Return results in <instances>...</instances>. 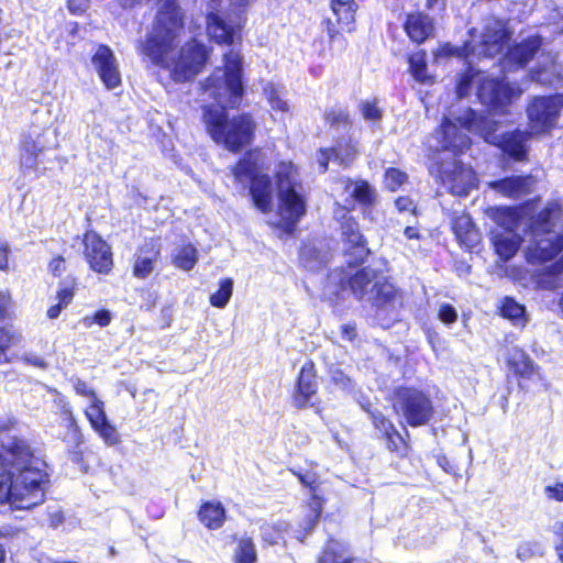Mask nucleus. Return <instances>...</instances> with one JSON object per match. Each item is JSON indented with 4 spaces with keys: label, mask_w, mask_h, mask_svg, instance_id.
Returning a JSON list of instances; mask_svg holds the SVG:
<instances>
[{
    "label": "nucleus",
    "mask_w": 563,
    "mask_h": 563,
    "mask_svg": "<svg viewBox=\"0 0 563 563\" xmlns=\"http://www.w3.org/2000/svg\"><path fill=\"white\" fill-rule=\"evenodd\" d=\"M497 122L477 117L470 108H450L439 130L429 139L430 150L443 154L451 162L437 161L431 172L449 187L452 194L465 196L477 184L474 170L459 165L454 157L470 146V137L463 131L477 133L486 142L499 146L516 161H523L527 154L528 133L516 131L510 134H496Z\"/></svg>",
    "instance_id": "obj_1"
},
{
    "label": "nucleus",
    "mask_w": 563,
    "mask_h": 563,
    "mask_svg": "<svg viewBox=\"0 0 563 563\" xmlns=\"http://www.w3.org/2000/svg\"><path fill=\"white\" fill-rule=\"evenodd\" d=\"M144 0H120L123 8H132ZM184 33V13L175 0L161 2L152 29L140 43V54L154 65L166 68L176 81L194 78L205 66L209 52L192 40L178 49Z\"/></svg>",
    "instance_id": "obj_2"
},
{
    "label": "nucleus",
    "mask_w": 563,
    "mask_h": 563,
    "mask_svg": "<svg viewBox=\"0 0 563 563\" xmlns=\"http://www.w3.org/2000/svg\"><path fill=\"white\" fill-rule=\"evenodd\" d=\"M224 68H218L205 84V93L217 104L203 108V122L212 140L236 152L250 144L256 128L250 114L227 119L225 108L236 107L243 95L242 57L231 49L223 57Z\"/></svg>",
    "instance_id": "obj_3"
},
{
    "label": "nucleus",
    "mask_w": 563,
    "mask_h": 563,
    "mask_svg": "<svg viewBox=\"0 0 563 563\" xmlns=\"http://www.w3.org/2000/svg\"><path fill=\"white\" fill-rule=\"evenodd\" d=\"M46 463L23 440H14L0 455V506L27 510L45 499Z\"/></svg>",
    "instance_id": "obj_4"
},
{
    "label": "nucleus",
    "mask_w": 563,
    "mask_h": 563,
    "mask_svg": "<svg viewBox=\"0 0 563 563\" xmlns=\"http://www.w3.org/2000/svg\"><path fill=\"white\" fill-rule=\"evenodd\" d=\"M269 167V158L265 152L254 150L232 168L234 183L243 190L249 188L254 206L263 213L273 210L274 188L269 177L263 174Z\"/></svg>",
    "instance_id": "obj_5"
},
{
    "label": "nucleus",
    "mask_w": 563,
    "mask_h": 563,
    "mask_svg": "<svg viewBox=\"0 0 563 563\" xmlns=\"http://www.w3.org/2000/svg\"><path fill=\"white\" fill-rule=\"evenodd\" d=\"M472 85L478 86L477 97L493 114L508 113V107L514 100L518 99L525 90L519 86H510L508 82L498 81L481 71H475L473 68H470L457 82V97L462 99L467 96Z\"/></svg>",
    "instance_id": "obj_6"
},
{
    "label": "nucleus",
    "mask_w": 563,
    "mask_h": 563,
    "mask_svg": "<svg viewBox=\"0 0 563 563\" xmlns=\"http://www.w3.org/2000/svg\"><path fill=\"white\" fill-rule=\"evenodd\" d=\"M508 41V30L504 21L496 18H487L483 21L479 30L471 31V40L462 47L456 48L450 44L442 45L435 53V57L441 56H464L468 63L473 58L495 56L499 54Z\"/></svg>",
    "instance_id": "obj_7"
},
{
    "label": "nucleus",
    "mask_w": 563,
    "mask_h": 563,
    "mask_svg": "<svg viewBox=\"0 0 563 563\" xmlns=\"http://www.w3.org/2000/svg\"><path fill=\"white\" fill-rule=\"evenodd\" d=\"M349 285L356 298L367 300L377 308L395 309L399 303L394 286L387 282H382L372 268L367 267L358 271L349 279Z\"/></svg>",
    "instance_id": "obj_8"
},
{
    "label": "nucleus",
    "mask_w": 563,
    "mask_h": 563,
    "mask_svg": "<svg viewBox=\"0 0 563 563\" xmlns=\"http://www.w3.org/2000/svg\"><path fill=\"white\" fill-rule=\"evenodd\" d=\"M394 409L411 427L427 424L433 415L430 398L421 390L400 387L394 395Z\"/></svg>",
    "instance_id": "obj_9"
},
{
    "label": "nucleus",
    "mask_w": 563,
    "mask_h": 563,
    "mask_svg": "<svg viewBox=\"0 0 563 563\" xmlns=\"http://www.w3.org/2000/svg\"><path fill=\"white\" fill-rule=\"evenodd\" d=\"M242 24L241 9L230 11L212 9L206 16L207 33L218 44H233L240 37Z\"/></svg>",
    "instance_id": "obj_10"
},
{
    "label": "nucleus",
    "mask_w": 563,
    "mask_h": 563,
    "mask_svg": "<svg viewBox=\"0 0 563 563\" xmlns=\"http://www.w3.org/2000/svg\"><path fill=\"white\" fill-rule=\"evenodd\" d=\"M563 96L534 98L527 107L530 134L549 132L556 125Z\"/></svg>",
    "instance_id": "obj_11"
},
{
    "label": "nucleus",
    "mask_w": 563,
    "mask_h": 563,
    "mask_svg": "<svg viewBox=\"0 0 563 563\" xmlns=\"http://www.w3.org/2000/svg\"><path fill=\"white\" fill-rule=\"evenodd\" d=\"M305 213L306 202L297 188L278 191V219L274 224L280 227L286 233H291Z\"/></svg>",
    "instance_id": "obj_12"
},
{
    "label": "nucleus",
    "mask_w": 563,
    "mask_h": 563,
    "mask_svg": "<svg viewBox=\"0 0 563 563\" xmlns=\"http://www.w3.org/2000/svg\"><path fill=\"white\" fill-rule=\"evenodd\" d=\"M85 256L92 271L100 274H108L112 266V252L106 241L93 231L87 232L84 236Z\"/></svg>",
    "instance_id": "obj_13"
},
{
    "label": "nucleus",
    "mask_w": 563,
    "mask_h": 563,
    "mask_svg": "<svg viewBox=\"0 0 563 563\" xmlns=\"http://www.w3.org/2000/svg\"><path fill=\"white\" fill-rule=\"evenodd\" d=\"M91 64L107 89L111 90L120 86L121 74L118 60L108 46L100 45L96 49Z\"/></svg>",
    "instance_id": "obj_14"
},
{
    "label": "nucleus",
    "mask_w": 563,
    "mask_h": 563,
    "mask_svg": "<svg viewBox=\"0 0 563 563\" xmlns=\"http://www.w3.org/2000/svg\"><path fill=\"white\" fill-rule=\"evenodd\" d=\"M347 213V210L340 206L334 211L335 218L341 221V231L344 241L350 245V249L353 250L356 261L362 262L367 256L368 250L365 246V241L358 230L357 223L354 219L349 217Z\"/></svg>",
    "instance_id": "obj_15"
},
{
    "label": "nucleus",
    "mask_w": 563,
    "mask_h": 563,
    "mask_svg": "<svg viewBox=\"0 0 563 563\" xmlns=\"http://www.w3.org/2000/svg\"><path fill=\"white\" fill-rule=\"evenodd\" d=\"M507 365L518 377L519 386H522L521 380L542 379L540 367L522 349L512 347L508 351Z\"/></svg>",
    "instance_id": "obj_16"
},
{
    "label": "nucleus",
    "mask_w": 563,
    "mask_h": 563,
    "mask_svg": "<svg viewBox=\"0 0 563 563\" xmlns=\"http://www.w3.org/2000/svg\"><path fill=\"white\" fill-rule=\"evenodd\" d=\"M488 186L503 197L519 199L533 190L536 178L533 176H512L497 181H490Z\"/></svg>",
    "instance_id": "obj_17"
},
{
    "label": "nucleus",
    "mask_w": 563,
    "mask_h": 563,
    "mask_svg": "<svg viewBox=\"0 0 563 563\" xmlns=\"http://www.w3.org/2000/svg\"><path fill=\"white\" fill-rule=\"evenodd\" d=\"M300 483L311 490V501L309 504L308 515L303 523V529L310 531L317 523L323 507V499L320 497L321 483L314 473H297Z\"/></svg>",
    "instance_id": "obj_18"
},
{
    "label": "nucleus",
    "mask_w": 563,
    "mask_h": 563,
    "mask_svg": "<svg viewBox=\"0 0 563 563\" xmlns=\"http://www.w3.org/2000/svg\"><path fill=\"white\" fill-rule=\"evenodd\" d=\"M357 155V147L350 140L338 142L335 147L320 148L317 153V162L322 173L328 168L330 159L340 165L350 164Z\"/></svg>",
    "instance_id": "obj_19"
},
{
    "label": "nucleus",
    "mask_w": 563,
    "mask_h": 563,
    "mask_svg": "<svg viewBox=\"0 0 563 563\" xmlns=\"http://www.w3.org/2000/svg\"><path fill=\"white\" fill-rule=\"evenodd\" d=\"M540 38L538 36H533L511 47L503 59L504 69L507 71H512L514 69L526 65L540 47Z\"/></svg>",
    "instance_id": "obj_20"
},
{
    "label": "nucleus",
    "mask_w": 563,
    "mask_h": 563,
    "mask_svg": "<svg viewBox=\"0 0 563 563\" xmlns=\"http://www.w3.org/2000/svg\"><path fill=\"white\" fill-rule=\"evenodd\" d=\"M317 393L314 374L310 366L303 365L300 369L296 389L292 395V405L296 408H307L311 404L312 397Z\"/></svg>",
    "instance_id": "obj_21"
},
{
    "label": "nucleus",
    "mask_w": 563,
    "mask_h": 563,
    "mask_svg": "<svg viewBox=\"0 0 563 563\" xmlns=\"http://www.w3.org/2000/svg\"><path fill=\"white\" fill-rule=\"evenodd\" d=\"M341 189L363 206H372L376 201V191L367 181L340 179L333 191L338 192Z\"/></svg>",
    "instance_id": "obj_22"
},
{
    "label": "nucleus",
    "mask_w": 563,
    "mask_h": 563,
    "mask_svg": "<svg viewBox=\"0 0 563 563\" xmlns=\"http://www.w3.org/2000/svg\"><path fill=\"white\" fill-rule=\"evenodd\" d=\"M453 231L459 242L467 249H472L481 241V234L468 214L461 213L454 217Z\"/></svg>",
    "instance_id": "obj_23"
},
{
    "label": "nucleus",
    "mask_w": 563,
    "mask_h": 563,
    "mask_svg": "<svg viewBox=\"0 0 563 563\" xmlns=\"http://www.w3.org/2000/svg\"><path fill=\"white\" fill-rule=\"evenodd\" d=\"M407 35L416 43L424 42L433 32L431 19L422 13L409 14L405 23Z\"/></svg>",
    "instance_id": "obj_24"
},
{
    "label": "nucleus",
    "mask_w": 563,
    "mask_h": 563,
    "mask_svg": "<svg viewBox=\"0 0 563 563\" xmlns=\"http://www.w3.org/2000/svg\"><path fill=\"white\" fill-rule=\"evenodd\" d=\"M492 241L497 255L504 260H510L521 244V238L515 232L492 231Z\"/></svg>",
    "instance_id": "obj_25"
},
{
    "label": "nucleus",
    "mask_w": 563,
    "mask_h": 563,
    "mask_svg": "<svg viewBox=\"0 0 563 563\" xmlns=\"http://www.w3.org/2000/svg\"><path fill=\"white\" fill-rule=\"evenodd\" d=\"M158 256L159 250L154 244L140 249L133 265V275L140 279L148 277L155 268Z\"/></svg>",
    "instance_id": "obj_26"
},
{
    "label": "nucleus",
    "mask_w": 563,
    "mask_h": 563,
    "mask_svg": "<svg viewBox=\"0 0 563 563\" xmlns=\"http://www.w3.org/2000/svg\"><path fill=\"white\" fill-rule=\"evenodd\" d=\"M276 187L282 189H296L300 185L298 168L290 161H280L274 170Z\"/></svg>",
    "instance_id": "obj_27"
},
{
    "label": "nucleus",
    "mask_w": 563,
    "mask_h": 563,
    "mask_svg": "<svg viewBox=\"0 0 563 563\" xmlns=\"http://www.w3.org/2000/svg\"><path fill=\"white\" fill-rule=\"evenodd\" d=\"M486 216L496 223L503 232H514L519 224V212L508 207H495L486 210Z\"/></svg>",
    "instance_id": "obj_28"
},
{
    "label": "nucleus",
    "mask_w": 563,
    "mask_h": 563,
    "mask_svg": "<svg viewBox=\"0 0 563 563\" xmlns=\"http://www.w3.org/2000/svg\"><path fill=\"white\" fill-rule=\"evenodd\" d=\"M198 261L199 252L192 243L177 246L172 254V264L184 272L192 271Z\"/></svg>",
    "instance_id": "obj_29"
},
{
    "label": "nucleus",
    "mask_w": 563,
    "mask_h": 563,
    "mask_svg": "<svg viewBox=\"0 0 563 563\" xmlns=\"http://www.w3.org/2000/svg\"><path fill=\"white\" fill-rule=\"evenodd\" d=\"M199 520L208 529H219L225 519V510L221 503H205L198 512Z\"/></svg>",
    "instance_id": "obj_30"
},
{
    "label": "nucleus",
    "mask_w": 563,
    "mask_h": 563,
    "mask_svg": "<svg viewBox=\"0 0 563 563\" xmlns=\"http://www.w3.org/2000/svg\"><path fill=\"white\" fill-rule=\"evenodd\" d=\"M264 95L267 102L269 103L271 110L279 119H284L285 115L290 113V106L284 98L282 88L273 82H267L264 87Z\"/></svg>",
    "instance_id": "obj_31"
},
{
    "label": "nucleus",
    "mask_w": 563,
    "mask_h": 563,
    "mask_svg": "<svg viewBox=\"0 0 563 563\" xmlns=\"http://www.w3.org/2000/svg\"><path fill=\"white\" fill-rule=\"evenodd\" d=\"M318 563H352V560L342 542L330 540L320 555Z\"/></svg>",
    "instance_id": "obj_32"
},
{
    "label": "nucleus",
    "mask_w": 563,
    "mask_h": 563,
    "mask_svg": "<svg viewBox=\"0 0 563 563\" xmlns=\"http://www.w3.org/2000/svg\"><path fill=\"white\" fill-rule=\"evenodd\" d=\"M500 312L504 318L512 321L515 325L525 327L528 322L525 307L512 298L507 297L501 301Z\"/></svg>",
    "instance_id": "obj_33"
},
{
    "label": "nucleus",
    "mask_w": 563,
    "mask_h": 563,
    "mask_svg": "<svg viewBox=\"0 0 563 563\" xmlns=\"http://www.w3.org/2000/svg\"><path fill=\"white\" fill-rule=\"evenodd\" d=\"M332 11L338 18V22L347 31L354 22L355 2L354 0H332Z\"/></svg>",
    "instance_id": "obj_34"
},
{
    "label": "nucleus",
    "mask_w": 563,
    "mask_h": 563,
    "mask_svg": "<svg viewBox=\"0 0 563 563\" xmlns=\"http://www.w3.org/2000/svg\"><path fill=\"white\" fill-rule=\"evenodd\" d=\"M43 144L25 139L22 144L21 164L26 169H33L37 163V155L43 151Z\"/></svg>",
    "instance_id": "obj_35"
},
{
    "label": "nucleus",
    "mask_w": 563,
    "mask_h": 563,
    "mask_svg": "<svg viewBox=\"0 0 563 563\" xmlns=\"http://www.w3.org/2000/svg\"><path fill=\"white\" fill-rule=\"evenodd\" d=\"M410 71L413 78L420 82H427L430 77L427 75L426 53L420 51L409 57Z\"/></svg>",
    "instance_id": "obj_36"
},
{
    "label": "nucleus",
    "mask_w": 563,
    "mask_h": 563,
    "mask_svg": "<svg viewBox=\"0 0 563 563\" xmlns=\"http://www.w3.org/2000/svg\"><path fill=\"white\" fill-rule=\"evenodd\" d=\"M233 291V282L230 278L221 279L219 289L210 296V303L217 308H224Z\"/></svg>",
    "instance_id": "obj_37"
},
{
    "label": "nucleus",
    "mask_w": 563,
    "mask_h": 563,
    "mask_svg": "<svg viewBox=\"0 0 563 563\" xmlns=\"http://www.w3.org/2000/svg\"><path fill=\"white\" fill-rule=\"evenodd\" d=\"M342 277L340 274H331L323 290V298L330 303L335 305L341 299V292L345 291L342 287Z\"/></svg>",
    "instance_id": "obj_38"
},
{
    "label": "nucleus",
    "mask_w": 563,
    "mask_h": 563,
    "mask_svg": "<svg viewBox=\"0 0 563 563\" xmlns=\"http://www.w3.org/2000/svg\"><path fill=\"white\" fill-rule=\"evenodd\" d=\"M88 406L85 409V416L88 419L91 428L97 426L98 423L108 419L104 410V402L99 398H93L88 401Z\"/></svg>",
    "instance_id": "obj_39"
},
{
    "label": "nucleus",
    "mask_w": 563,
    "mask_h": 563,
    "mask_svg": "<svg viewBox=\"0 0 563 563\" xmlns=\"http://www.w3.org/2000/svg\"><path fill=\"white\" fill-rule=\"evenodd\" d=\"M236 563H254L256 560V551L254 543L249 538L239 541L234 554Z\"/></svg>",
    "instance_id": "obj_40"
},
{
    "label": "nucleus",
    "mask_w": 563,
    "mask_h": 563,
    "mask_svg": "<svg viewBox=\"0 0 563 563\" xmlns=\"http://www.w3.org/2000/svg\"><path fill=\"white\" fill-rule=\"evenodd\" d=\"M107 445H115L120 442V434L117 428L108 419L92 428Z\"/></svg>",
    "instance_id": "obj_41"
},
{
    "label": "nucleus",
    "mask_w": 563,
    "mask_h": 563,
    "mask_svg": "<svg viewBox=\"0 0 563 563\" xmlns=\"http://www.w3.org/2000/svg\"><path fill=\"white\" fill-rule=\"evenodd\" d=\"M288 525L286 522H279L277 525H266L262 527V537L265 542L269 544H277L284 539L287 532Z\"/></svg>",
    "instance_id": "obj_42"
},
{
    "label": "nucleus",
    "mask_w": 563,
    "mask_h": 563,
    "mask_svg": "<svg viewBox=\"0 0 563 563\" xmlns=\"http://www.w3.org/2000/svg\"><path fill=\"white\" fill-rule=\"evenodd\" d=\"M408 180V176L405 172L398 168H388L385 172L384 184L387 189L395 191L400 188Z\"/></svg>",
    "instance_id": "obj_43"
},
{
    "label": "nucleus",
    "mask_w": 563,
    "mask_h": 563,
    "mask_svg": "<svg viewBox=\"0 0 563 563\" xmlns=\"http://www.w3.org/2000/svg\"><path fill=\"white\" fill-rule=\"evenodd\" d=\"M558 66L554 63H551L549 66L533 71L532 78L533 80L540 82L541 85H554L561 80L559 75H555Z\"/></svg>",
    "instance_id": "obj_44"
},
{
    "label": "nucleus",
    "mask_w": 563,
    "mask_h": 563,
    "mask_svg": "<svg viewBox=\"0 0 563 563\" xmlns=\"http://www.w3.org/2000/svg\"><path fill=\"white\" fill-rule=\"evenodd\" d=\"M371 416L374 426L385 434L389 442L393 441L394 435L400 438L394 424L388 419H386L380 412H371Z\"/></svg>",
    "instance_id": "obj_45"
},
{
    "label": "nucleus",
    "mask_w": 563,
    "mask_h": 563,
    "mask_svg": "<svg viewBox=\"0 0 563 563\" xmlns=\"http://www.w3.org/2000/svg\"><path fill=\"white\" fill-rule=\"evenodd\" d=\"M22 340L21 333L11 328L0 329V350L5 351L7 349L19 344Z\"/></svg>",
    "instance_id": "obj_46"
},
{
    "label": "nucleus",
    "mask_w": 563,
    "mask_h": 563,
    "mask_svg": "<svg viewBox=\"0 0 563 563\" xmlns=\"http://www.w3.org/2000/svg\"><path fill=\"white\" fill-rule=\"evenodd\" d=\"M324 118L330 126H349V115L342 108L331 109L327 111Z\"/></svg>",
    "instance_id": "obj_47"
},
{
    "label": "nucleus",
    "mask_w": 563,
    "mask_h": 563,
    "mask_svg": "<svg viewBox=\"0 0 563 563\" xmlns=\"http://www.w3.org/2000/svg\"><path fill=\"white\" fill-rule=\"evenodd\" d=\"M112 320V314L109 310H99L95 312L92 316H87L84 318V324L86 327H90L91 324L96 323L100 327H107L110 324Z\"/></svg>",
    "instance_id": "obj_48"
},
{
    "label": "nucleus",
    "mask_w": 563,
    "mask_h": 563,
    "mask_svg": "<svg viewBox=\"0 0 563 563\" xmlns=\"http://www.w3.org/2000/svg\"><path fill=\"white\" fill-rule=\"evenodd\" d=\"M362 115L367 121H378L382 117V111L375 102L364 101L360 106Z\"/></svg>",
    "instance_id": "obj_49"
},
{
    "label": "nucleus",
    "mask_w": 563,
    "mask_h": 563,
    "mask_svg": "<svg viewBox=\"0 0 563 563\" xmlns=\"http://www.w3.org/2000/svg\"><path fill=\"white\" fill-rule=\"evenodd\" d=\"M439 319L445 324H452L457 320V311L449 303H441L438 311Z\"/></svg>",
    "instance_id": "obj_50"
},
{
    "label": "nucleus",
    "mask_w": 563,
    "mask_h": 563,
    "mask_svg": "<svg viewBox=\"0 0 563 563\" xmlns=\"http://www.w3.org/2000/svg\"><path fill=\"white\" fill-rule=\"evenodd\" d=\"M74 389L77 395L87 398L88 401L98 397L95 389L81 379L74 382Z\"/></svg>",
    "instance_id": "obj_51"
},
{
    "label": "nucleus",
    "mask_w": 563,
    "mask_h": 563,
    "mask_svg": "<svg viewBox=\"0 0 563 563\" xmlns=\"http://www.w3.org/2000/svg\"><path fill=\"white\" fill-rule=\"evenodd\" d=\"M544 495L549 499L563 501V482L547 485L544 487Z\"/></svg>",
    "instance_id": "obj_52"
},
{
    "label": "nucleus",
    "mask_w": 563,
    "mask_h": 563,
    "mask_svg": "<svg viewBox=\"0 0 563 563\" xmlns=\"http://www.w3.org/2000/svg\"><path fill=\"white\" fill-rule=\"evenodd\" d=\"M506 276L510 277L511 279L522 284L527 285V272L523 268L516 267V266H509L506 267Z\"/></svg>",
    "instance_id": "obj_53"
},
{
    "label": "nucleus",
    "mask_w": 563,
    "mask_h": 563,
    "mask_svg": "<svg viewBox=\"0 0 563 563\" xmlns=\"http://www.w3.org/2000/svg\"><path fill=\"white\" fill-rule=\"evenodd\" d=\"M48 269L55 276L62 275L66 269L65 260L62 256L53 258L49 262Z\"/></svg>",
    "instance_id": "obj_54"
},
{
    "label": "nucleus",
    "mask_w": 563,
    "mask_h": 563,
    "mask_svg": "<svg viewBox=\"0 0 563 563\" xmlns=\"http://www.w3.org/2000/svg\"><path fill=\"white\" fill-rule=\"evenodd\" d=\"M11 307V296L9 292L0 291V320L8 316Z\"/></svg>",
    "instance_id": "obj_55"
},
{
    "label": "nucleus",
    "mask_w": 563,
    "mask_h": 563,
    "mask_svg": "<svg viewBox=\"0 0 563 563\" xmlns=\"http://www.w3.org/2000/svg\"><path fill=\"white\" fill-rule=\"evenodd\" d=\"M395 205L400 212L408 211L413 213L416 209L413 201L409 197H399Z\"/></svg>",
    "instance_id": "obj_56"
},
{
    "label": "nucleus",
    "mask_w": 563,
    "mask_h": 563,
    "mask_svg": "<svg viewBox=\"0 0 563 563\" xmlns=\"http://www.w3.org/2000/svg\"><path fill=\"white\" fill-rule=\"evenodd\" d=\"M57 300L65 308L71 302L74 298V290L71 288H62L57 291Z\"/></svg>",
    "instance_id": "obj_57"
},
{
    "label": "nucleus",
    "mask_w": 563,
    "mask_h": 563,
    "mask_svg": "<svg viewBox=\"0 0 563 563\" xmlns=\"http://www.w3.org/2000/svg\"><path fill=\"white\" fill-rule=\"evenodd\" d=\"M88 8V0H68V9L75 14L82 13Z\"/></svg>",
    "instance_id": "obj_58"
},
{
    "label": "nucleus",
    "mask_w": 563,
    "mask_h": 563,
    "mask_svg": "<svg viewBox=\"0 0 563 563\" xmlns=\"http://www.w3.org/2000/svg\"><path fill=\"white\" fill-rule=\"evenodd\" d=\"M9 247L7 242L0 240V269L8 267Z\"/></svg>",
    "instance_id": "obj_59"
},
{
    "label": "nucleus",
    "mask_w": 563,
    "mask_h": 563,
    "mask_svg": "<svg viewBox=\"0 0 563 563\" xmlns=\"http://www.w3.org/2000/svg\"><path fill=\"white\" fill-rule=\"evenodd\" d=\"M333 380L342 388H347L351 385L350 378L344 376L343 373L336 372L333 374Z\"/></svg>",
    "instance_id": "obj_60"
},
{
    "label": "nucleus",
    "mask_w": 563,
    "mask_h": 563,
    "mask_svg": "<svg viewBox=\"0 0 563 563\" xmlns=\"http://www.w3.org/2000/svg\"><path fill=\"white\" fill-rule=\"evenodd\" d=\"M341 330H342V336L345 340L352 341L356 335L355 329L352 325L344 324V325H342Z\"/></svg>",
    "instance_id": "obj_61"
},
{
    "label": "nucleus",
    "mask_w": 563,
    "mask_h": 563,
    "mask_svg": "<svg viewBox=\"0 0 563 563\" xmlns=\"http://www.w3.org/2000/svg\"><path fill=\"white\" fill-rule=\"evenodd\" d=\"M65 307L62 306L59 302H57L56 305H53L52 307L48 308L47 310V317L49 319H56L60 311L64 309Z\"/></svg>",
    "instance_id": "obj_62"
},
{
    "label": "nucleus",
    "mask_w": 563,
    "mask_h": 563,
    "mask_svg": "<svg viewBox=\"0 0 563 563\" xmlns=\"http://www.w3.org/2000/svg\"><path fill=\"white\" fill-rule=\"evenodd\" d=\"M311 252L310 249L308 247H305L302 251H301V261L303 262L305 266L308 267L309 269H314L317 268L312 263H310V261L308 260V255L309 253Z\"/></svg>",
    "instance_id": "obj_63"
},
{
    "label": "nucleus",
    "mask_w": 563,
    "mask_h": 563,
    "mask_svg": "<svg viewBox=\"0 0 563 563\" xmlns=\"http://www.w3.org/2000/svg\"><path fill=\"white\" fill-rule=\"evenodd\" d=\"M404 234L408 240L419 239V233L417 229L412 227H407L404 231Z\"/></svg>",
    "instance_id": "obj_64"
}]
</instances>
